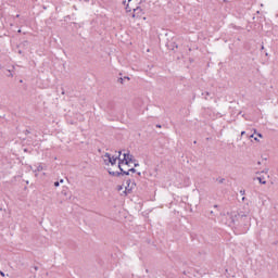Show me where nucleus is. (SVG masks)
<instances>
[{
    "mask_svg": "<svg viewBox=\"0 0 278 278\" xmlns=\"http://www.w3.org/2000/svg\"><path fill=\"white\" fill-rule=\"evenodd\" d=\"M250 214H251V210L245 208L244 211L228 213V216L231 220V224L236 225V223H242V220H244L245 218H249Z\"/></svg>",
    "mask_w": 278,
    "mask_h": 278,
    "instance_id": "nucleus-1",
    "label": "nucleus"
},
{
    "mask_svg": "<svg viewBox=\"0 0 278 278\" xmlns=\"http://www.w3.org/2000/svg\"><path fill=\"white\" fill-rule=\"evenodd\" d=\"M134 162V155L129 153H124V157L118 162V168H123V166H129Z\"/></svg>",
    "mask_w": 278,
    "mask_h": 278,
    "instance_id": "nucleus-2",
    "label": "nucleus"
},
{
    "mask_svg": "<svg viewBox=\"0 0 278 278\" xmlns=\"http://www.w3.org/2000/svg\"><path fill=\"white\" fill-rule=\"evenodd\" d=\"M121 151H118V152H115V154H110V153H105V157H108V160H109V162H110V164L112 165V166H114V164H116V161L118 160V163L121 162Z\"/></svg>",
    "mask_w": 278,
    "mask_h": 278,
    "instance_id": "nucleus-3",
    "label": "nucleus"
},
{
    "mask_svg": "<svg viewBox=\"0 0 278 278\" xmlns=\"http://www.w3.org/2000/svg\"><path fill=\"white\" fill-rule=\"evenodd\" d=\"M132 11H134L132 18H140V16H142V8L137 7L132 9Z\"/></svg>",
    "mask_w": 278,
    "mask_h": 278,
    "instance_id": "nucleus-4",
    "label": "nucleus"
},
{
    "mask_svg": "<svg viewBox=\"0 0 278 278\" xmlns=\"http://www.w3.org/2000/svg\"><path fill=\"white\" fill-rule=\"evenodd\" d=\"M109 175H112V177H121V175H124L122 170L114 172L112 169H109Z\"/></svg>",
    "mask_w": 278,
    "mask_h": 278,
    "instance_id": "nucleus-5",
    "label": "nucleus"
},
{
    "mask_svg": "<svg viewBox=\"0 0 278 278\" xmlns=\"http://www.w3.org/2000/svg\"><path fill=\"white\" fill-rule=\"evenodd\" d=\"M119 170H122L123 175H129V173H136V168L131 167L127 170H125L123 167L119 168Z\"/></svg>",
    "mask_w": 278,
    "mask_h": 278,
    "instance_id": "nucleus-6",
    "label": "nucleus"
},
{
    "mask_svg": "<svg viewBox=\"0 0 278 278\" xmlns=\"http://www.w3.org/2000/svg\"><path fill=\"white\" fill-rule=\"evenodd\" d=\"M134 2V0H128V3L126 4V12H131L134 10V8H131V3Z\"/></svg>",
    "mask_w": 278,
    "mask_h": 278,
    "instance_id": "nucleus-7",
    "label": "nucleus"
},
{
    "mask_svg": "<svg viewBox=\"0 0 278 278\" xmlns=\"http://www.w3.org/2000/svg\"><path fill=\"white\" fill-rule=\"evenodd\" d=\"M61 194H63L64 197H71V191H68V188H64L62 191H61Z\"/></svg>",
    "mask_w": 278,
    "mask_h": 278,
    "instance_id": "nucleus-8",
    "label": "nucleus"
},
{
    "mask_svg": "<svg viewBox=\"0 0 278 278\" xmlns=\"http://www.w3.org/2000/svg\"><path fill=\"white\" fill-rule=\"evenodd\" d=\"M126 184H127L126 190H127L128 192H131V189L134 188L132 186L130 187L131 180H127Z\"/></svg>",
    "mask_w": 278,
    "mask_h": 278,
    "instance_id": "nucleus-9",
    "label": "nucleus"
},
{
    "mask_svg": "<svg viewBox=\"0 0 278 278\" xmlns=\"http://www.w3.org/2000/svg\"><path fill=\"white\" fill-rule=\"evenodd\" d=\"M4 75H5L7 77H14V74L12 73L11 70H7V71L4 72Z\"/></svg>",
    "mask_w": 278,
    "mask_h": 278,
    "instance_id": "nucleus-10",
    "label": "nucleus"
},
{
    "mask_svg": "<svg viewBox=\"0 0 278 278\" xmlns=\"http://www.w3.org/2000/svg\"><path fill=\"white\" fill-rule=\"evenodd\" d=\"M256 179L257 181H260V184H262L263 186H266V180H264V178L257 177Z\"/></svg>",
    "mask_w": 278,
    "mask_h": 278,
    "instance_id": "nucleus-11",
    "label": "nucleus"
},
{
    "mask_svg": "<svg viewBox=\"0 0 278 278\" xmlns=\"http://www.w3.org/2000/svg\"><path fill=\"white\" fill-rule=\"evenodd\" d=\"M29 45V41L28 40H24L18 47H27Z\"/></svg>",
    "mask_w": 278,
    "mask_h": 278,
    "instance_id": "nucleus-12",
    "label": "nucleus"
},
{
    "mask_svg": "<svg viewBox=\"0 0 278 278\" xmlns=\"http://www.w3.org/2000/svg\"><path fill=\"white\" fill-rule=\"evenodd\" d=\"M72 25H74L75 29H79V27H81L77 22H72Z\"/></svg>",
    "mask_w": 278,
    "mask_h": 278,
    "instance_id": "nucleus-13",
    "label": "nucleus"
},
{
    "mask_svg": "<svg viewBox=\"0 0 278 278\" xmlns=\"http://www.w3.org/2000/svg\"><path fill=\"white\" fill-rule=\"evenodd\" d=\"M41 170H43V167H42V165H39V166L37 167V170H35V173H40Z\"/></svg>",
    "mask_w": 278,
    "mask_h": 278,
    "instance_id": "nucleus-14",
    "label": "nucleus"
},
{
    "mask_svg": "<svg viewBox=\"0 0 278 278\" xmlns=\"http://www.w3.org/2000/svg\"><path fill=\"white\" fill-rule=\"evenodd\" d=\"M54 188H60V181H54Z\"/></svg>",
    "mask_w": 278,
    "mask_h": 278,
    "instance_id": "nucleus-15",
    "label": "nucleus"
},
{
    "mask_svg": "<svg viewBox=\"0 0 278 278\" xmlns=\"http://www.w3.org/2000/svg\"><path fill=\"white\" fill-rule=\"evenodd\" d=\"M24 134H25V136H29V134H31V131H29V129H26V130H24Z\"/></svg>",
    "mask_w": 278,
    "mask_h": 278,
    "instance_id": "nucleus-16",
    "label": "nucleus"
},
{
    "mask_svg": "<svg viewBox=\"0 0 278 278\" xmlns=\"http://www.w3.org/2000/svg\"><path fill=\"white\" fill-rule=\"evenodd\" d=\"M117 81H118V84H124L125 78H118Z\"/></svg>",
    "mask_w": 278,
    "mask_h": 278,
    "instance_id": "nucleus-17",
    "label": "nucleus"
},
{
    "mask_svg": "<svg viewBox=\"0 0 278 278\" xmlns=\"http://www.w3.org/2000/svg\"><path fill=\"white\" fill-rule=\"evenodd\" d=\"M218 184H225V178L217 179Z\"/></svg>",
    "mask_w": 278,
    "mask_h": 278,
    "instance_id": "nucleus-18",
    "label": "nucleus"
},
{
    "mask_svg": "<svg viewBox=\"0 0 278 278\" xmlns=\"http://www.w3.org/2000/svg\"><path fill=\"white\" fill-rule=\"evenodd\" d=\"M64 21H65V22L71 21V15H66V16L64 17Z\"/></svg>",
    "mask_w": 278,
    "mask_h": 278,
    "instance_id": "nucleus-19",
    "label": "nucleus"
},
{
    "mask_svg": "<svg viewBox=\"0 0 278 278\" xmlns=\"http://www.w3.org/2000/svg\"><path fill=\"white\" fill-rule=\"evenodd\" d=\"M34 270L37 271L39 267L37 265L33 266Z\"/></svg>",
    "mask_w": 278,
    "mask_h": 278,
    "instance_id": "nucleus-20",
    "label": "nucleus"
},
{
    "mask_svg": "<svg viewBox=\"0 0 278 278\" xmlns=\"http://www.w3.org/2000/svg\"><path fill=\"white\" fill-rule=\"evenodd\" d=\"M0 275L1 277H5V273H3L2 270H0Z\"/></svg>",
    "mask_w": 278,
    "mask_h": 278,
    "instance_id": "nucleus-21",
    "label": "nucleus"
},
{
    "mask_svg": "<svg viewBox=\"0 0 278 278\" xmlns=\"http://www.w3.org/2000/svg\"><path fill=\"white\" fill-rule=\"evenodd\" d=\"M24 153H29V149L25 148Z\"/></svg>",
    "mask_w": 278,
    "mask_h": 278,
    "instance_id": "nucleus-22",
    "label": "nucleus"
},
{
    "mask_svg": "<svg viewBox=\"0 0 278 278\" xmlns=\"http://www.w3.org/2000/svg\"><path fill=\"white\" fill-rule=\"evenodd\" d=\"M58 181H59V185L60 184H64V179H62V178L60 180H58Z\"/></svg>",
    "mask_w": 278,
    "mask_h": 278,
    "instance_id": "nucleus-23",
    "label": "nucleus"
},
{
    "mask_svg": "<svg viewBox=\"0 0 278 278\" xmlns=\"http://www.w3.org/2000/svg\"><path fill=\"white\" fill-rule=\"evenodd\" d=\"M17 53H18L20 55H23V50H18Z\"/></svg>",
    "mask_w": 278,
    "mask_h": 278,
    "instance_id": "nucleus-24",
    "label": "nucleus"
},
{
    "mask_svg": "<svg viewBox=\"0 0 278 278\" xmlns=\"http://www.w3.org/2000/svg\"><path fill=\"white\" fill-rule=\"evenodd\" d=\"M247 135V131H241V136H245Z\"/></svg>",
    "mask_w": 278,
    "mask_h": 278,
    "instance_id": "nucleus-25",
    "label": "nucleus"
},
{
    "mask_svg": "<svg viewBox=\"0 0 278 278\" xmlns=\"http://www.w3.org/2000/svg\"><path fill=\"white\" fill-rule=\"evenodd\" d=\"M257 136H258V138H263V137H264V136H263L262 134H260V132L257 134Z\"/></svg>",
    "mask_w": 278,
    "mask_h": 278,
    "instance_id": "nucleus-26",
    "label": "nucleus"
},
{
    "mask_svg": "<svg viewBox=\"0 0 278 278\" xmlns=\"http://www.w3.org/2000/svg\"><path fill=\"white\" fill-rule=\"evenodd\" d=\"M123 5H127V1L126 0L123 1Z\"/></svg>",
    "mask_w": 278,
    "mask_h": 278,
    "instance_id": "nucleus-27",
    "label": "nucleus"
},
{
    "mask_svg": "<svg viewBox=\"0 0 278 278\" xmlns=\"http://www.w3.org/2000/svg\"><path fill=\"white\" fill-rule=\"evenodd\" d=\"M124 79H127V81H129L130 78L128 76H125Z\"/></svg>",
    "mask_w": 278,
    "mask_h": 278,
    "instance_id": "nucleus-28",
    "label": "nucleus"
},
{
    "mask_svg": "<svg viewBox=\"0 0 278 278\" xmlns=\"http://www.w3.org/2000/svg\"><path fill=\"white\" fill-rule=\"evenodd\" d=\"M156 127L160 129V128H162V125L157 124Z\"/></svg>",
    "mask_w": 278,
    "mask_h": 278,
    "instance_id": "nucleus-29",
    "label": "nucleus"
},
{
    "mask_svg": "<svg viewBox=\"0 0 278 278\" xmlns=\"http://www.w3.org/2000/svg\"><path fill=\"white\" fill-rule=\"evenodd\" d=\"M240 194L244 195V190H241V191H240Z\"/></svg>",
    "mask_w": 278,
    "mask_h": 278,
    "instance_id": "nucleus-30",
    "label": "nucleus"
},
{
    "mask_svg": "<svg viewBox=\"0 0 278 278\" xmlns=\"http://www.w3.org/2000/svg\"><path fill=\"white\" fill-rule=\"evenodd\" d=\"M224 1V3H229V0H223Z\"/></svg>",
    "mask_w": 278,
    "mask_h": 278,
    "instance_id": "nucleus-31",
    "label": "nucleus"
},
{
    "mask_svg": "<svg viewBox=\"0 0 278 278\" xmlns=\"http://www.w3.org/2000/svg\"><path fill=\"white\" fill-rule=\"evenodd\" d=\"M254 140H255L256 142H260V140L257 139V137H255Z\"/></svg>",
    "mask_w": 278,
    "mask_h": 278,
    "instance_id": "nucleus-32",
    "label": "nucleus"
},
{
    "mask_svg": "<svg viewBox=\"0 0 278 278\" xmlns=\"http://www.w3.org/2000/svg\"><path fill=\"white\" fill-rule=\"evenodd\" d=\"M137 175L140 177L142 175V173L138 172Z\"/></svg>",
    "mask_w": 278,
    "mask_h": 278,
    "instance_id": "nucleus-33",
    "label": "nucleus"
},
{
    "mask_svg": "<svg viewBox=\"0 0 278 278\" xmlns=\"http://www.w3.org/2000/svg\"><path fill=\"white\" fill-rule=\"evenodd\" d=\"M248 138H253V135H248Z\"/></svg>",
    "mask_w": 278,
    "mask_h": 278,
    "instance_id": "nucleus-34",
    "label": "nucleus"
},
{
    "mask_svg": "<svg viewBox=\"0 0 278 278\" xmlns=\"http://www.w3.org/2000/svg\"><path fill=\"white\" fill-rule=\"evenodd\" d=\"M20 17H21V14H17V15H16V18H20Z\"/></svg>",
    "mask_w": 278,
    "mask_h": 278,
    "instance_id": "nucleus-35",
    "label": "nucleus"
},
{
    "mask_svg": "<svg viewBox=\"0 0 278 278\" xmlns=\"http://www.w3.org/2000/svg\"><path fill=\"white\" fill-rule=\"evenodd\" d=\"M122 189H123V187H122V186H119L117 190H122Z\"/></svg>",
    "mask_w": 278,
    "mask_h": 278,
    "instance_id": "nucleus-36",
    "label": "nucleus"
},
{
    "mask_svg": "<svg viewBox=\"0 0 278 278\" xmlns=\"http://www.w3.org/2000/svg\"><path fill=\"white\" fill-rule=\"evenodd\" d=\"M136 166H140V165H139L138 163H135V167H136Z\"/></svg>",
    "mask_w": 278,
    "mask_h": 278,
    "instance_id": "nucleus-37",
    "label": "nucleus"
},
{
    "mask_svg": "<svg viewBox=\"0 0 278 278\" xmlns=\"http://www.w3.org/2000/svg\"><path fill=\"white\" fill-rule=\"evenodd\" d=\"M206 96L210 97V92H206Z\"/></svg>",
    "mask_w": 278,
    "mask_h": 278,
    "instance_id": "nucleus-38",
    "label": "nucleus"
},
{
    "mask_svg": "<svg viewBox=\"0 0 278 278\" xmlns=\"http://www.w3.org/2000/svg\"><path fill=\"white\" fill-rule=\"evenodd\" d=\"M99 153H101V149H98Z\"/></svg>",
    "mask_w": 278,
    "mask_h": 278,
    "instance_id": "nucleus-39",
    "label": "nucleus"
},
{
    "mask_svg": "<svg viewBox=\"0 0 278 278\" xmlns=\"http://www.w3.org/2000/svg\"><path fill=\"white\" fill-rule=\"evenodd\" d=\"M214 207H218V205H217V204H215V205H214Z\"/></svg>",
    "mask_w": 278,
    "mask_h": 278,
    "instance_id": "nucleus-40",
    "label": "nucleus"
},
{
    "mask_svg": "<svg viewBox=\"0 0 278 278\" xmlns=\"http://www.w3.org/2000/svg\"><path fill=\"white\" fill-rule=\"evenodd\" d=\"M211 214H214V211H211Z\"/></svg>",
    "mask_w": 278,
    "mask_h": 278,
    "instance_id": "nucleus-41",
    "label": "nucleus"
},
{
    "mask_svg": "<svg viewBox=\"0 0 278 278\" xmlns=\"http://www.w3.org/2000/svg\"><path fill=\"white\" fill-rule=\"evenodd\" d=\"M244 199H245V198L243 197V198H242V201H244Z\"/></svg>",
    "mask_w": 278,
    "mask_h": 278,
    "instance_id": "nucleus-42",
    "label": "nucleus"
},
{
    "mask_svg": "<svg viewBox=\"0 0 278 278\" xmlns=\"http://www.w3.org/2000/svg\"><path fill=\"white\" fill-rule=\"evenodd\" d=\"M262 49H264V46H262Z\"/></svg>",
    "mask_w": 278,
    "mask_h": 278,
    "instance_id": "nucleus-43",
    "label": "nucleus"
},
{
    "mask_svg": "<svg viewBox=\"0 0 278 278\" xmlns=\"http://www.w3.org/2000/svg\"><path fill=\"white\" fill-rule=\"evenodd\" d=\"M0 68H1V64H0Z\"/></svg>",
    "mask_w": 278,
    "mask_h": 278,
    "instance_id": "nucleus-44",
    "label": "nucleus"
}]
</instances>
